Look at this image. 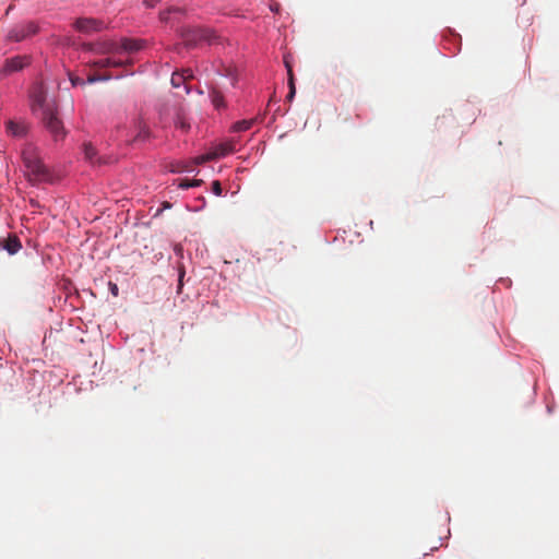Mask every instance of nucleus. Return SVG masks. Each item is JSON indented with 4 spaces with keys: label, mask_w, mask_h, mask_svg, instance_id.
<instances>
[{
    "label": "nucleus",
    "mask_w": 559,
    "mask_h": 559,
    "mask_svg": "<svg viewBox=\"0 0 559 559\" xmlns=\"http://www.w3.org/2000/svg\"><path fill=\"white\" fill-rule=\"evenodd\" d=\"M160 0H144V5L147 8H154Z\"/></svg>",
    "instance_id": "nucleus-29"
},
{
    "label": "nucleus",
    "mask_w": 559,
    "mask_h": 559,
    "mask_svg": "<svg viewBox=\"0 0 559 559\" xmlns=\"http://www.w3.org/2000/svg\"><path fill=\"white\" fill-rule=\"evenodd\" d=\"M84 49H86V50H93V49H94V46H93V44H86V45H84Z\"/></svg>",
    "instance_id": "nucleus-33"
},
{
    "label": "nucleus",
    "mask_w": 559,
    "mask_h": 559,
    "mask_svg": "<svg viewBox=\"0 0 559 559\" xmlns=\"http://www.w3.org/2000/svg\"><path fill=\"white\" fill-rule=\"evenodd\" d=\"M176 127L180 128L182 131H188L190 129V124L186 121L185 117L182 116L177 117Z\"/></svg>",
    "instance_id": "nucleus-21"
},
{
    "label": "nucleus",
    "mask_w": 559,
    "mask_h": 559,
    "mask_svg": "<svg viewBox=\"0 0 559 559\" xmlns=\"http://www.w3.org/2000/svg\"><path fill=\"white\" fill-rule=\"evenodd\" d=\"M28 64H29L28 56H14L12 58H8L4 61L1 72L4 75H10L14 72L21 71Z\"/></svg>",
    "instance_id": "nucleus-6"
},
{
    "label": "nucleus",
    "mask_w": 559,
    "mask_h": 559,
    "mask_svg": "<svg viewBox=\"0 0 559 559\" xmlns=\"http://www.w3.org/2000/svg\"><path fill=\"white\" fill-rule=\"evenodd\" d=\"M180 73H185L186 81L193 79V72L191 69H185V70L180 71Z\"/></svg>",
    "instance_id": "nucleus-27"
},
{
    "label": "nucleus",
    "mask_w": 559,
    "mask_h": 559,
    "mask_svg": "<svg viewBox=\"0 0 559 559\" xmlns=\"http://www.w3.org/2000/svg\"><path fill=\"white\" fill-rule=\"evenodd\" d=\"M70 80H71V83H72L73 85L84 84V81H83V80H81L80 78H73V76H71V78H70Z\"/></svg>",
    "instance_id": "nucleus-30"
},
{
    "label": "nucleus",
    "mask_w": 559,
    "mask_h": 559,
    "mask_svg": "<svg viewBox=\"0 0 559 559\" xmlns=\"http://www.w3.org/2000/svg\"><path fill=\"white\" fill-rule=\"evenodd\" d=\"M212 191L216 194V195H221L222 194V186H221V182L215 180L212 182Z\"/></svg>",
    "instance_id": "nucleus-24"
},
{
    "label": "nucleus",
    "mask_w": 559,
    "mask_h": 559,
    "mask_svg": "<svg viewBox=\"0 0 559 559\" xmlns=\"http://www.w3.org/2000/svg\"><path fill=\"white\" fill-rule=\"evenodd\" d=\"M170 207V204L168 202L163 203V207L160 210H168Z\"/></svg>",
    "instance_id": "nucleus-34"
},
{
    "label": "nucleus",
    "mask_w": 559,
    "mask_h": 559,
    "mask_svg": "<svg viewBox=\"0 0 559 559\" xmlns=\"http://www.w3.org/2000/svg\"><path fill=\"white\" fill-rule=\"evenodd\" d=\"M111 78L112 76L110 74H90L87 76L86 82L90 83V84H93V83H96V82H99V81H108Z\"/></svg>",
    "instance_id": "nucleus-19"
},
{
    "label": "nucleus",
    "mask_w": 559,
    "mask_h": 559,
    "mask_svg": "<svg viewBox=\"0 0 559 559\" xmlns=\"http://www.w3.org/2000/svg\"><path fill=\"white\" fill-rule=\"evenodd\" d=\"M171 171H193V168L189 167L188 165H183L181 167L173 168Z\"/></svg>",
    "instance_id": "nucleus-28"
},
{
    "label": "nucleus",
    "mask_w": 559,
    "mask_h": 559,
    "mask_svg": "<svg viewBox=\"0 0 559 559\" xmlns=\"http://www.w3.org/2000/svg\"><path fill=\"white\" fill-rule=\"evenodd\" d=\"M285 67L287 69V74H288V87H292V84H295V78H294L292 66L289 64V62L287 60L285 61Z\"/></svg>",
    "instance_id": "nucleus-23"
},
{
    "label": "nucleus",
    "mask_w": 559,
    "mask_h": 559,
    "mask_svg": "<svg viewBox=\"0 0 559 559\" xmlns=\"http://www.w3.org/2000/svg\"><path fill=\"white\" fill-rule=\"evenodd\" d=\"M46 95L41 88H37L32 94V108L33 110L47 108L45 107Z\"/></svg>",
    "instance_id": "nucleus-11"
},
{
    "label": "nucleus",
    "mask_w": 559,
    "mask_h": 559,
    "mask_svg": "<svg viewBox=\"0 0 559 559\" xmlns=\"http://www.w3.org/2000/svg\"><path fill=\"white\" fill-rule=\"evenodd\" d=\"M141 43L135 39L124 38L121 41L120 48L127 52H134L141 49Z\"/></svg>",
    "instance_id": "nucleus-13"
},
{
    "label": "nucleus",
    "mask_w": 559,
    "mask_h": 559,
    "mask_svg": "<svg viewBox=\"0 0 559 559\" xmlns=\"http://www.w3.org/2000/svg\"><path fill=\"white\" fill-rule=\"evenodd\" d=\"M136 130H138L136 135L130 141V143L144 142L150 139V136H151L150 129L142 120H139L136 122Z\"/></svg>",
    "instance_id": "nucleus-9"
},
{
    "label": "nucleus",
    "mask_w": 559,
    "mask_h": 559,
    "mask_svg": "<svg viewBox=\"0 0 559 559\" xmlns=\"http://www.w3.org/2000/svg\"><path fill=\"white\" fill-rule=\"evenodd\" d=\"M210 95L215 108L221 109L225 107L224 96L219 91L212 90Z\"/></svg>",
    "instance_id": "nucleus-15"
},
{
    "label": "nucleus",
    "mask_w": 559,
    "mask_h": 559,
    "mask_svg": "<svg viewBox=\"0 0 559 559\" xmlns=\"http://www.w3.org/2000/svg\"><path fill=\"white\" fill-rule=\"evenodd\" d=\"M126 64H130V61H122L114 58H105L96 61H92L88 63L91 68L95 69H105L108 67H124Z\"/></svg>",
    "instance_id": "nucleus-8"
},
{
    "label": "nucleus",
    "mask_w": 559,
    "mask_h": 559,
    "mask_svg": "<svg viewBox=\"0 0 559 559\" xmlns=\"http://www.w3.org/2000/svg\"><path fill=\"white\" fill-rule=\"evenodd\" d=\"M103 52L111 53V52H118L119 47L114 43H106L103 45Z\"/></svg>",
    "instance_id": "nucleus-22"
},
{
    "label": "nucleus",
    "mask_w": 559,
    "mask_h": 559,
    "mask_svg": "<svg viewBox=\"0 0 559 559\" xmlns=\"http://www.w3.org/2000/svg\"><path fill=\"white\" fill-rule=\"evenodd\" d=\"M8 130L13 134V135H22L24 134V127L13 122V121H9L8 123Z\"/></svg>",
    "instance_id": "nucleus-20"
},
{
    "label": "nucleus",
    "mask_w": 559,
    "mask_h": 559,
    "mask_svg": "<svg viewBox=\"0 0 559 559\" xmlns=\"http://www.w3.org/2000/svg\"><path fill=\"white\" fill-rule=\"evenodd\" d=\"M271 10H272V11L277 12V10H278V4H277V3H275L274 5H271Z\"/></svg>",
    "instance_id": "nucleus-35"
},
{
    "label": "nucleus",
    "mask_w": 559,
    "mask_h": 559,
    "mask_svg": "<svg viewBox=\"0 0 559 559\" xmlns=\"http://www.w3.org/2000/svg\"><path fill=\"white\" fill-rule=\"evenodd\" d=\"M22 159L24 167L26 169V177L29 182L33 185L40 183H55L59 180V177L56 176L43 162L40 157V153L38 148L28 143L24 146L22 151Z\"/></svg>",
    "instance_id": "nucleus-1"
},
{
    "label": "nucleus",
    "mask_w": 559,
    "mask_h": 559,
    "mask_svg": "<svg viewBox=\"0 0 559 559\" xmlns=\"http://www.w3.org/2000/svg\"><path fill=\"white\" fill-rule=\"evenodd\" d=\"M83 154L84 159L92 166H102L109 163L108 158L98 155L96 147L91 142L83 144Z\"/></svg>",
    "instance_id": "nucleus-7"
},
{
    "label": "nucleus",
    "mask_w": 559,
    "mask_h": 559,
    "mask_svg": "<svg viewBox=\"0 0 559 559\" xmlns=\"http://www.w3.org/2000/svg\"><path fill=\"white\" fill-rule=\"evenodd\" d=\"M185 73H180L179 71L174 72L171 75V85L174 87H180L182 84H186Z\"/></svg>",
    "instance_id": "nucleus-17"
},
{
    "label": "nucleus",
    "mask_w": 559,
    "mask_h": 559,
    "mask_svg": "<svg viewBox=\"0 0 559 559\" xmlns=\"http://www.w3.org/2000/svg\"><path fill=\"white\" fill-rule=\"evenodd\" d=\"M175 250H176L177 252H180V251H181V247H180V246H176Z\"/></svg>",
    "instance_id": "nucleus-36"
},
{
    "label": "nucleus",
    "mask_w": 559,
    "mask_h": 559,
    "mask_svg": "<svg viewBox=\"0 0 559 559\" xmlns=\"http://www.w3.org/2000/svg\"><path fill=\"white\" fill-rule=\"evenodd\" d=\"M183 41L188 47H194L201 43L202 39H200L199 35L193 34V29H189L183 34Z\"/></svg>",
    "instance_id": "nucleus-14"
},
{
    "label": "nucleus",
    "mask_w": 559,
    "mask_h": 559,
    "mask_svg": "<svg viewBox=\"0 0 559 559\" xmlns=\"http://www.w3.org/2000/svg\"><path fill=\"white\" fill-rule=\"evenodd\" d=\"M39 32V26L33 21L23 22L14 25L7 35L10 41L19 43Z\"/></svg>",
    "instance_id": "nucleus-3"
},
{
    "label": "nucleus",
    "mask_w": 559,
    "mask_h": 559,
    "mask_svg": "<svg viewBox=\"0 0 559 559\" xmlns=\"http://www.w3.org/2000/svg\"><path fill=\"white\" fill-rule=\"evenodd\" d=\"M201 183H202V180H200V179H193V180L180 179L178 181V187L181 189H188L191 187H199Z\"/></svg>",
    "instance_id": "nucleus-18"
},
{
    "label": "nucleus",
    "mask_w": 559,
    "mask_h": 559,
    "mask_svg": "<svg viewBox=\"0 0 559 559\" xmlns=\"http://www.w3.org/2000/svg\"><path fill=\"white\" fill-rule=\"evenodd\" d=\"M295 94H296V86H295V84H292V87H289V92H288V94L286 96L287 100L292 102L294 96H295Z\"/></svg>",
    "instance_id": "nucleus-26"
},
{
    "label": "nucleus",
    "mask_w": 559,
    "mask_h": 559,
    "mask_svg": "<svg viewBox=\"0 0 559 559\" xmlns=\"http://www.w3.org/2000/svg\"><path fill=\"white\" fill-rule=\"evenodd\" d=\"M73 27L82 34H93L100 32L105 25L103 21L93 17H79L74 21Z\"/></svg>",
    "instance_id": "nucleus-4"
},
{
    "label": "nucleus",
    "mask_w": 559,
    "mask_h": 559,
    "mask_svg": "<svg viewBox=\"0 0 559 559\" xmlns=\"http://www.w3.org/2000/svg\"><path fill=\"white\" fill-rule=\"evenodd\" d=\"M234 152V146L230 143L221 144L213 152L200 155L193 159L194 165H201L209 160L224 157Z\"/></svg>",
    "instance_id": "nucleus-5"
},
{
    "label": "nucleus",
    "mask_w": 559,
    "mask_h": 559,
    "mask_svg": "<svg viewBox=\"0 0 559 559\" xmlns=\"http://www.w3.org/2000/svg\"><path fill=\"white\" fill-rule=\"evenodd\" d=\"M168 13H169V12H163V13H160V17H162V20H163V21H166V20L168 19Z\"/></svg>",
    "instance_id": "nucleus-32"
},
{
    "label": "nucleus",
    "mask_w": 559,
    "mask_h": 559,
    "mask_svg": "<svg viewBox=\"0 0 559 559\" xmlns=\"http://www.w3.org/2000/svg\"><path fill=\"white\" fill-rule=\"evenodd\" d=\"M254 122H255L254 119L237 121L234 124L233 129L236 132L247 131V130H249L254 124Z\"/></svg>",
    "instance_id": "nucleus-16"
},
{
    "label": "nucleus",
    "mask_w": 559,
    "mask_h": 559,
    "mask_svg": "<svg viewBox=\"0 0 559 559\" xmlns=\"http://www.w3.org/2000/svg\"><path fill=\"white\" fill-rule=\"evenodd\" d=\"M21 241L16 236H9L4 240L3 248L10 253L14 254L21 249Z\"/></svg>",
    "instance_id": "nucleus-12"
},
{
    "label": "nucleus",
    "mask_w": 559,
    "mask_h": 559,
    "mask_svg": "<svg viewBox=\"0 0 559 559\" xmlns=\"http://www.w3.org/2000/svg\"><path fill=\"white\" fill-rule=\"evenodd\" d=\"M193 34L199 35L202 41H205L210 45L216 43L218 38L217 34L210 28H193Z\"/></svg>",
    "instance_id": "nucleus-10"
},
{
    "label": "nucleus",
    "mask_w": 559,
    "mask_h": 559,
    "mask_svg": "<svg viewBox=\"0 0 559 559\" xmlns=\"http://www.w3.org/2000/svg\"><path fill=\"white\" fill-rule=\"evenodd\" d=\"M29 205H31V206H33V207H35V206L40 207V206H41V204H39V203H38V201H37V200H35V199H29ZM45 206H46V205H45V204H43V207H45Z\"/></svg>",
    "instance_id": "nucleus-31"
},
{
    "label": "nucleus",
    "mask_w": 559,
    "mask_h": 559,
    "mask_svg": "<svg viewBox=\"0 0 559 559\" xmlns=\"http://www.w3.org/2000/svg\"><path fill=\"white\" fill-rule=\"evenodd\" d=\"M109 290L112 294V296L118 297L119 288L117 284L109 282Z\"/></svg>",
    "instance_id": "nucleus-25"
},
{
    "label": "nucleus",
    "mask_w": 559,
    "mask_h": 559,
    "mask_svg": "<svg viewBox=\"0 0 559 559\" xmlns=\"http://www.w3.org/2000/svg\"><path fill=\"white\" fill-rule=\"evenodd\" d=\"M43 123L56 142L64 140L67 131L62 121L57 117L52 108H46L43 112Z\"/></svg>",
    "instance_id": "nucleus-2"
},
{
    "label": "nucleus",
    "mask_w": 559,
    "mask_h": 559,
    "mask_svg": "<svg viewBox=\"0 0 559 559\" xmlns=\"http://www.w3.org/2000/svg\"><path fill=\"white\" fill-rule=\"evenodd\" d=\"M226 75H233L231 70H227Z\"/></svg>",
    "instance_id": "nucleus-37"
}]
</instances>
